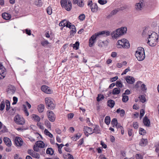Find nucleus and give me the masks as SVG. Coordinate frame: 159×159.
Here are the masks:
<instances>
[{
	"label": "nucleus",
	"instance_id": "nucleus-6",
	"mask_svg": "<svg viewBox=\"0 0 159 159\" xmlns=\"http://www.w3.org/2000/svg\"><path fill=\"white\" fill-rule=\"evenodd\" d=\"M61 6L67 11H70L72 8V4L70 1L66 0H61L60 1Z\"/></svg>",
	"mask_w": 159,
	"mask_h": 159
},
{
	"label": "nucleus",
	"instance_id": "nucleus-28",
	"mask_svg": "<svg viewBox=\"0 0 159 159\" xmlns=\"http://www.w3.org/2000/svg\"><path fill=\"white\" fill-rule=\"evenodd\" d=\"M34 4L38 7L42 6L43 4L41 0H35Z\"/></svg>",
	"mask_w": 159,
	"mask_h": 159
},
{
	"label": "nucleus",
	"instance_id": "nucleus-17",
	"mask_svg": "<svg viewBox=\"0 0 159 159\" xmlns=\"http://www.w3.org/2000/svg\"><path fill=\"white\" fill-rule=\"evenodd\" d=\"M2 16L3 19L6 20H10L11 17V16L10 14L6 12L2 13Z\"/></svg>",
	"mask_w": 159,
	"mask_h": 159
},
{
	"label": "nucleus",
	"instance_id": "nucleus-2",
	"mask_svg": "<svg viewBox=\"0 0 159 159\" xmlns=\"http://www.w3.org/2000/svg\"><path fill=\"white\" fill-rule=\"evenodd\" d=\"M110 35V32L108 31H103L95 33L89 39V46L90 47H92L95 41L96 38L100 35H104L105 36H107Z\"/></svg>",
	"mask_w": 159,
	"mask_h": 159
},
{
	"label": "nucleus",
	"instance_id": "nucleus-13",
	"mask_svg": "<svg viewBox=\"0 0 159 159\" xmlns=\"http://www.w3.org/2000/svg\"><path fill=\"white\" fill-rule=\"evenodd\" d=\"M84 133L87 137H88L89 134L93 133L92 128L88 126H84Z\"/></svg>",
	"mask_w": 159,
	"mask_h": 159
},
{
	"label": "nucleus",
	"instance_id": "nucleus-46",
	"mask_svg": "<svg viewBox=\"0 0 159 159\" xmlns=\"http://www.w3.org/2000/svg\"><path fill=\"white\" fill-rule=\"evenodd\" d=\"M33 117L35 120L38 122H39L40 120V118L38 116L34 115Z\"/></svg>",
	"mask_w": 159,
	"mask_h": 159
},
{
	"label": "nucleus",
	"instance_id": "nucleus-14",
	"mask_svg": "<svg viewBox=\"0 0 159 159\" xmlns=\"http://www.w3.org/2000/svg\"><path fill=\"white\" fill-rule=\"evenodd\" d=\"M14 143L16 146H20L22 145L23 142L21 138L17 136L15 138Z\"/></svg>",
	"mask_w": 159,
	"mask_h": 159
},
{
	"label": "nucleus",
	"instance_id": "nucleus-19",
	"mask_svg": "<svg viewBox=\"0 0 159 159\" xmlns=\"http://www.w3.org/2000/svg\"><path fill=\"white\" fill-rule=\"evenodd\" d=\"M98 7L96 3H94L93 4L90 6V8L91 11L93 12H94L98 10Z\"/></svg>",
	"mask_w": 159,
	"mask_h": 159
},
{
	"label": "nucleus",
	"instance_id": "nucleus-55",
	"mask_svg": "<svg viewBox=\"0 0 159 159\" xmlns=\"http://www.w3.org/2000/svg\"><path fill=\"white\" fill-rule=\"evenodd\" d=\"M129 67H128L122 73L121 75H123L126 74V73L129 71Z\"/></svg>",
	"mask_w": 159,
	"mask_h": 159
},
{
	"label": "nucleus",
	"instance_id": "nucleus-62",
	"mask_svg": "<svg viewBox=\"0 0 159 159\" xmlns=\"http://www.w3.org/2000/svg\"><path fill=\"white\" fill-rule=\"evenodd\" d=\"M39 148L36 145V146L34 145L33 147V149L35 151L38 152L39 150Z\"/></svg>",
	"mask_w": 159,
	"mask_h": 159
},
{
	"label": "nucleus",
	"instance_id": "nucleus-3",
	"mask_svg": "<svg viewBox=\"0 0 159 159\" xmlns=\"http://www.w3.org/2000/svg\"><path fill=\"white\" fill-rule=\"evenodd\" d=\"M127 30V28L126 27H122L113 31L111 33V35L113 38L116 39L119 36L123 35L125 33Z\"/></svg>",
	"mask_w": 159,
	"mask_h": 159
},
{
	"label": "nucleus",
	"instance_id": "nucleus-50",
	"mask_svg": "<svg viewBox=\"0 0 159 159\" xmlns=\"http://www.w3.org/2000/svg\"><path fill=\"white\" fill-rule=\"evenodd\" d=\"M13 102L12 103V104L13 105H14L15 104H16V103L18 101V98L16 97H13Z\"/></svg>",
	"mask_w": 159,
	"mask_h": 159
},
{
	"label": "nucleus",
	"instance_id": "nucleus-60",
	"mask_svg": "<svg viewBox=\"0 0 159 159\" xmlns=\"http://www.w3.org/2000/svg\"><path fill=\"white\" fill-rule=\"evenodd\" d=\"M79 143L78 146L81 145L84 143V139L83 138L81 139H80L79 141L78 142Z\"/></svg>",
	"mask_w": 159,
	"mask_h": 159
},
{
	"label": "nucleus",
	"instance_id": "nucleus-53",
	"mask_svg": "<svg viewBox=\"0 0 159 159\" xmlns=\"http://www.w3.org/2000/svg\"><path fill=\"white\" fill-rule=\"evenodd\" d=\"M142 82L141 81H138L135 85V87L136 88H138L141 85Z\"/></svg>",
	"mask_w": 159,
	"mask_h": 159
},
{
	"label": "nucleus",
	"instance_id": "nucleus-7",
	"mask_svg": "<svg viewBox=\"0 0 159 159\" xmlns=\"http://www.w3.org/2000/svg\"><path fill=\"white\" fill-rule=\"evenodd\" d=\"M45 102L47 108L48 109L53 110L56 106L55 104L53 102L52 99L50 98H46Z\"/></svg>",
	"mask_w": 159,
	"mask_h": 159
},
{
	"label": "nucleus",
	"instance_id": "nucleus-8",
	"mask_svg": "<svg viewBox=\"0 0 159 159\" xmlns=\"http://www.w3.org/2000/svg\"><path fill=\"white\" fill-rule=\"evenodd\" d=\"M146 2L143 0H140L139 2L136 3L135 5V9L137 11L142 10L145 7Z\"/></svg>",
	"mask_w": 159,
	"mask_h": 159
},
{
	"label": "nucleus",
	"instance_id": "nucleus-49",
	"mask_svg": "<svg viewBox=\"0 0 159 159\" xmlns=\"http://www.w3.org/2000/svg\"><path fill=\"white\" fill-rule=\"evenodd\" d=\"M41 43L43 46L45 47V45L49 44V43L47 40H45L44 41L41 42Z\"/></svg>",
	"mask_w": 159,
	"mask_h": 159
},
{
	"label": "nucleus",
	"instance_id": "nucleus-34",
	"mask_svg": "<svg viewBox=\"0 0 159 159\" xmlns=\"http://www.w3.org/2000/svg\"><path fill=\"white\" fill-rule=\"evenodd\" d=\"M44 133L47 135L49 137L51 138L53 137V135L51 134L49 131L47 129H45L44 130Z\"/></svg>",
	"mask_w": 159,
	"mask_h": 159
},
{
	"label": "nucleus",
	"instance_id": "nucleus-43",
	"mask_svg": "<svg viewBox=\"0 0 159 159\" xmlns=\"http://www.w3.org/2000/svg\"><path fill=\"white\" fill-rule=\"evenodd\" d=\"M5 103L3 101L0 104V110L2 111L5 107Z\"/></svg>",
	"mask_w": 159,
	"mask_h": 159
},
{
	"label": "nucleus",
	"instance_id": "nucleus-61",
	"mask_svg": "<svg viewBox=\"0 0 159 159\" xmlns=\"http://www.w3.org/2000/svg\"><path fill=\"white\" fill-rule=\"evenodd\" d=\"M136 159H142V157L140 154H137L136 155Z\"/></svg>",
	"mask_w": 159,
	"mask_h": 159
},
{
	"label": "nucleus",
	"instance_id": "nucleus-63",
	"mask_svg": "<svg viewBox=\"0 0 159 159\" xmlns=\"http://www.w3.org/2000/svg\"><path fill=\"white\" fill-rule=\"evenodd\" d=\"M67 115H68V118L69 119H71L72 118H73V117L74 114L73 113H70V114H68Z\"/></svg>",
	"mask_w": 159,
	"mask_h": 159
},
{
	"label": "nucleus",
	"instance_id": "nucleus-38",
	"mask_svg": "<svg viewBox=\"0 0 159 159\" xmlns=\"http://www.w3.org/2000/svg\"><path fill=\"white\" fill-rule=\"evenodd\" d=\"M23 106L24 107V111L25 115L26 116H28L29 115V113L27 111V110L26 106L25 105H23Z\"/></svg>",
	"mask_w": 159,
	"mask_h": 159
},
{
	"label": "nucleus",
	"instance_id": "nucleus-56",
	"mask_svg": "<svg viewBox=\"0 0 159 159\" xmlns=\"http://www.w3.org/2000/svg\"><path fill=\"white\" fill-rule=\"evenodd\" d=\"M141 87L142 88V89L143 91H144L147 90V88L146 87V86L144 84H142Z\"/></svg>",
	"mask_w": 159,
	"mask_h": 159
},
{
	"label": "nucleus",
	"instance_id": "nucleus-22",
	"mask_svg": "<svg viewBox=\"0 0 159 159\" xmlns=\"http://www.w3.org/2000/svg\"><path fill=\"white\" fill-rule=\"evenodd\" d=\"M64 21H66V26L67 27H68L70 29H73L75 28V26L73 25H71V23L66 20H64Z\"/></svg>",
	"mask_w": 159,
	"mask_h": 159
},
{
	"label": "nucleus",
	"instance_id": "nucleus-10",
	"mask_svg": "<svg viewBox=\"0 0 159 159\" xmlns=\"http://www.w3.org/2000/svg\"><path fill=\"white\" fill-rule=\"evenodd\" d=\"M48 118L51 122H53L55 120L56 116L53 111H47Z\"/></svg>",
	"mask_w": 159,
	"mask_h": 159
},
{
	"label": "nucleus",
	"instance_id": "nucleus-23",
	"mask_svg": "<svg viewBox=\"0 0 159 159\" xmlns=\"http://www.w3.org/2000/svg\"><path fill=\"white\" fill-rule=\"evenodd\" d=\"M107 103L108 106L111 108L113 107L115 104L114 101L111 99L108 100Z\"/></svg>",
	"mask_w": 159,
	"mask_h": 159
},
{
	"label": "nucleus",
	"instance_id": "nucleus-26",
	"mask_svg": "<svg viewBox=\"0 0 159 159\" xmlns=\"http://www.w3.org/2000/svg\"><path fill=\"white\" fill-rule=\"evenodd\" d=\"M38 110L39 113L42 112L44 108V105L42 104H40L38 106Z\"/></svg>",
	"mask_w": 159,
	"mask_h": 159
},
{
	"label": "nucleus",
	"instance_id": "nucleus-64",
	"mask_svg": "<svg viewBox=\"0 0 159 159\" xmlns=\"http://www.w3.org/2000/svg\"><path fill=\"white\" fill-rule=\"evenodd\" d=\"M26 33L29 35H30L31 34V31L30 30H28L26 29L25 30Z\"/></svg>",
	"mask_w": 159,
	"mask_h": 159
},
{
	"label": "nucleus",
	"instance_id": "nucleus-32",
	"mask_svg": "<svg viewBox=\"0 0 159 159\" xmlns=\"http://www.w3.org/2000/svg\"><path fill=\"white\" fill-rule=\"evenodd\" d=\"M104 98V97L103 95L101 94H98L97 98V100L98 102H99L103 99Z\"/></svg>",
	"mask_w": 159,
	"mask_h": 159
},
{
	"label": "nucleus",
	"instance_id": "nucleus-20",
	"mask_svg": "<svg viewBox=\"0 0 159 159\" xmlns=\"http://www.w3.org/2000/svg\"><path fill=\"white\" fill-rule=\"evenodd\" d=\"M143 123L145 125L149 126L150 125V122L146 116H145L143 119Z\"/></svg>",
	"mask_w": 159,
	"mask_h": 159
},
{
	"label": "nucleus",
	"instance_id": "nucleus-59",
	"mask_svg": "<svg viewBox=\"0 0 159 159\" xmlns=\"http://www.w3.org/2000/svg\"><path fill=\"white\" fill-rule=\"evenodd\" d=\"M118 11L116 9H115L114 10H113L111 11V14L112 15H114L115 14H116L117 12H118Z\"/></svg>",
	"mask_w": 159,
	"mask_h": 159
},
{
	"label": "nucleus",
	"instance_id": "nucleus-29",
	"mask_svg": "<svg viewBox=\"0 0 159 159\" xmlns=\"http://www.w3.org/2000/svg\"><path fill=\"white\" fill-rule=\"evenodd\" d=\"M111 124L113 127H114L116 126L118 124L117 119L115 118L113 119L111 121Z\"/></svg>",
	"mask_w": 159,
	"mask_h": 159
},
{
	"label": "nucleus",
	"instance_id": "nucleus-37",
	"mask_svg": "<svg viewBox=\"0 0 159 159\" xmlns=\"http://www.w3.org/2000/svg\"><path fill=\"white\" fill-rule=\"evenodd\" d=\"M31 156L36 158H39L40 157V155L39 153L34 152Z\"/></svg>",
	"mask_w": 159,
	"mask_h": 159
},
{
	"label": "nucleus",
	"instance_id": "nucleus-16",
	"mask_svg": "<svg viewBox=\"0 0 159 159\" xmlns=\"http://www.w3.org/2000/svg\"><path fill=\"white\" fill-rule=\"evenodd\" d=\"M125 80L127 82L130 84H133L135 82L134 78L130 76H127L125 78Z\"/></svg>",
	"mask_w": 159,
	"mask_h": 159
},
{
	"label": "nucleus",
	"instance_id": "nucleus-25",
	"mask_svg": "<svg viewBox=\"0 0 159 159\" xmlns=\"http://www.w3.org/2000/svg\"><path fill=\"white\" fill-rule=\"evenodd\" d=\"M99 129V126L97 125H95L93 130V133H95L96 134H100V132Z\"/></svg>",
	"mask_w": 159,
	"mask_h": 159
},
{
	"label": "nucleus",
	"instance_id": "nucleus-30",
	"mask_svg": "<svg viewBox=\"0 0 159 159\" xmlns=\"http://www.w3.org/2000/svg\"><path fill=\"white\" fill-rule=\"evenodd\" d=\"M111 121V119L110 117L109 116H106L105 119L104 120V122L107 125H109Z\"/></svg>",
	"mask_w": 159,
	"mask_h": 159
},
{
	"label": "nucleus",
	"instance_id": "nucleus-31",
	"mask_svg": "<svg viewBox=\"0 0 159 159\" xmlns=\"http://www.w3.org/2000/svg\"><path fill=\"white\" fill-rule=\"evenodd\" d=\"M79 43L78 41H76L75 43L72 45V46L73 48L75 50H77L78 49L79 46Z\"/></svg>",
	"mask_w": 159,
	"mask_h": 159
},
{
	"label": "nucleus",
	"instance_id": "nucleus-52",
	"mask_svg": "<svg viewBox=\"0 0 159 159\" xmlns=\"http://www.w3.org/2000/svg\"><path fill=\"white\" fill-rule=\"evenodd\" d=\"M145 113L144 110L143 109H142L140 110V118H141L144 115Z\"/></svg>",
	"mask_w": 159,
	"mask_h": 159
},
{
	"label": "nucleus",
	"instance_id": "nucleus-42",
	"mask_svg": "<svg viewBox=\"0 0 159 159\" xmlns=\"http://www.w3.org/2000/svg\"><path fill=\"white\" fill-rule=\"evenodd\" d=\"M45 125L47 126V127L48 129H51V123L48 120H46L45 121Z\"/></svg>",
	"mask_w": 159,
	"mask_h": 159
},
{
	"label": "nucleus",
	"instance_id": "nucleus-33",
	"mask_svg": "<svg viewBox=\"0 0 159 159\" xmlns=\"http://www.w3.org/2000/svg\"><path fill=\"white\" fill-rule=\"evenodd\" d=\"M124 94H122V101L124 102H126L129 100V97L128 96L123 95Z\"/></svg>",
	"mask_w": 159,
	"mask_h": 159
},
{
	"label": "nucleus",
	"instance_id": "nucleus-24",
	"mask_svg": "<svg viewBox=\"0 0 159 159\" xmlns=\"http://www.w3.org/2000/svg\"><path fill=\"white\" fill-rule=\"evenodd\" d=\"M46 152L47 154H49L52 156L53 154L54 151L51 148H48L46 150Z\"/></svg>",
	"mask_w": 159,
	"mask_h": 159
},
{
	"label": "nucleus",
	"instance_id": "nucleus-39",
	"mask_svg": "<svg viewBox=\"0 0 159 159\" xmlns=\"http://www.w3.org/2000/svg\"><path fill=\"white\" fill-rule=\"evenodd\" d=\"M6 110L7 111L10 108V102L8 100H7L6 101Z\"/></svg>",
	"mask_w": 159,
	"mask_h": 159
},
{
	"label": "nucleus",
	"instance_id": "nucleus-58",
	"mask_svg": "<svg viewBox=\"0 0 159 159\" xmlns=\"http://www.w3.org/2000/svg\"><path fill=\"white\" fill-rule=\"evenodd\" d=\"M120 115L121 116L123 117L124 116V115L125 114V111L124 110L121 109L120 110Z\"/></svg>",
	"mask_w": 159,
	"mask_h": 159
},
{
	"label": "nucleus",
	"instance_id": "nucleus-4",
	"mask_svg": "<svg viewBox=\"0 0 159 159\" xmlns=\"http://www.w3.org/2000/svg\"><path fill=\"white\" fill-rule=\"evenodd\" d=\"M135 55L138 61L143 60L145 57L144 48L141 47H138L136 51Z\"/></svg>",
	"mask_w": 159,
	"mask_h": 159
},
{
	"label": "nucleus",
	"instance_id": "nucleus-57",
	"mask_svg": "<svg viewBox=\"0 0 159 159\" xmlns=\"http://www.w3.org/2000/svg\"><path fill=\"white\" fill-rule=\"evenodd\" d=\"M118 79V77L117 76H115L113 78H110V80L111 82L117 80Z\"/></svg>",
	"mask_w": 159,
	"mask_h": 159
},
{
	"label": "nucleus",
	"instance_id": "nucleus-5",
	"mask_svg": "<svg viewBox=\"0 0 159 159\" xmlns=\"http://www.w3.org/2000/svg\"><path fill=\"white\" fill-rule=\"evenodd\" d=\"M117 47L118 48H129V43L128 40L125 39L119 40L117 42Z\"/></svg>",
	"mask_w": 159,
	"mask_h": 159
},
{
	"label": "nucleus",
	"instance_id": "nucleus-18",
	"mask_svg": "<svg viewBox=\"0 0 159 159\" xmlns=\"http://www.w3.org/2000/svg\"><path fill=\"white\" fill-rule=\"evenodd\" d=\"M35 144L38 147L43 148L45 146V144L42 141H37L35 143Z\"/></svg>",
	"mask_w": 159,
	"mask_h": 159
},
{
	"label": "nucleus",
	"instance_id": "nucleus-36",
	"mask_svg": "<svg viewBox=\"0 0 159 159\" xmlns=\"http://www.w3.org/2000/svg\"><path fill=\"white\" fill-rule=\"evenodd\" d=\"M139 133L140 135H144L146 133V131L144 129L140 128H139Z\"/></svg>",
	"mask_w": 159,
	"mask_h": 159
},
{
	"label": "nucleus",
	"instance_id": "nucleus-47",
	"mask_svg": "<svg viewBox=\"0 0 159 159\" xmlns=\"http://www.w3.org/2000/svg\"><path fill=\"white\" fill-rule=\"evenodd\" d=\"M76 28L75 27V29H72L70 31V35L72 36H73L74 34L76 33Z\"/></svg>",
	"mask_w": 159,
	"mask_h": 159
},
{
	"label": "nucleus",
	"instance_id": "nucleus-15",
	"mask_svg": "<svg viewBox=\"0 0 159 159\" xmlns=\"http://www.w3.org/2000/svg\"><path fill=\"white\" fill-rule=\"evenodd\" d=\"M3 141L6 145L8 147H11V140L9 138L5 137L3 138Z\"/></svg>",
	"mask_w": 159,
	"mask_h": 159
},
{
	"label": "nucleus",
	"instance_id": "nucleus-9",
	"mask_svg": "<svg viewBox=\"0 0 159 159\" xmlns=\"http://www.w3.org/2000/svg\"><path fill=\"white\" fill-rule=\"evenodd\" d=\"M15 122L18 125H23L25 123V120L19 115H17L15 116L14 118Z\"/></svg>",
	"mask_w": 159,
	"mask_h": 159
},
{
	"label": "nucleus",
	"instance_id": "nucleus-41",
	"mask_svg": "<svg viewBox=\"0 0 159 159\" xmlns=\"http://www.w3.org/2000/svg\"><path fill=\"white\" fill-rule=\"evenodd\" d=\"M140 101L142 103H144L146 101L145 98L144 96L141 95L139 97Z\"/></svg>",
	"mask_w": 159,
	"mask_h": 159
},
{
	"label": "nucleus",
	"instance_id": "nucleus-35",
	"mask_svg": "<svg viewBox=\"0 0 159 159\" xmlns=\"http://www.w3.org/2000/svg\"><path fill=\"white\" fill-rule=\"evenodd\" d=\"M56 144H57L58 146V152L59 153L61 154L62 152L61 150V148L64 146V145L63 144H59L57 143H56Z\"/></svg>",
	"mask_w": 159,
	"mask_h": 159
},
{
	"label": "nucleus",
	"instance_id": "nucleus-45",
	"mask_svg": "<svg viewBox=\"0 0 159 159\" xmlns=\"http://www.w3.org/2000/svg\"><path fill=\"white\" fill-rule=\"evenodd\" d=\"M98 2L101 5H103L107 3V1L106 0H98Z\"/></svg>",
	"mask_w": 159,
	"mask_h": 159
},
{
	"label": "nucleus",
	"instance_id": "nucleus-40",
	"mask_svg": "<svg viewBox=\"0 0 159 159\" xmlns=\"http://www.w3.org/2000/svg\"><path fill=\"white\" fill-rule=\"evenodd\" d=\"M116 87L119 88H122L123 86L122 84L121 81L119 80L117 81L116 82Z\"/></svg>",
	"mask_w": 159,
	"mask_h": 159
},
{
	"label": "nucleus",
	"instance_id": "nucleus-11",
	"mask_svg": "<svg viewBox=\"0 0 159 159\" xmlns=\"http://www.w3.org/2000/svg\"><path fill=\"white\" fill-rule=\"evenodd\" d=\"M6 69L1 63H0V79H3L6 76Z\"/></svg>",
	"mask_w": 159,
	"mask_h": 159
},
{
	"label": "nucleus",
	"instance_id": "nucleus-44",
	"mask_svg": "<svg viewBox=\"0 0 159 159\" xmlns=\"http://www.w3.org/2000/svg\"><path fill=\"white\" fill-rule=\"evenodd\" d=\"M47 12L49 15H51L52 13V8L51 7H48L47 9Z\"/></svg>",
	"mask_w": 159,
	"mask_h": 159
},
{
	"label": "nucleus",
	"instance_id": "nucleus-54",
	"mask_svg": "<svg viewBox=\"0 0 159 159\" xmlns=\"http://www.w3.org/2000/svg\"><path fill=\"white\" fill-rule=\"evenodd\" d=\"M133 126L135 129H137L139 127L137 122H134L133 123Z\"/></svg>",
	"mask_w": 159,
	"mask_h": 159
},
{
	"label": "nucleus",
	"instance_id": "nucleus-21",
	"mask_svg": "<svg viewBox=\"0 0 159 159\" xmlns=\"http://www.w3.org/2000/svg\"><path fill=\"white\" fill-rule=\"evenodd\" d=\"M147 139H144L143 138L141 139L139 142V144L141 146H145L147 144Z\"/></svg>",
	"mask_w": 159,
	"mask_h": 159
},
{
	"label": "nucleus",
	"instance_id": "nucleus-51",
	"mask_svg": "<svg viewBox=\"0 0 159 159\" xmlns=\"http://www.w3.org/2000/svg\"><path fill=\"white\" fill-rule=\"evenodd\" d=\"M37 126L39 128V129H44V127L43 125H42L41 123L38 122L37 124Z\"/></svg>",
	"mask_w": 159,
	"mask_h": 159
},
{
	"label": "nucleus",
	"instance_id": "nucleus-27",
	"mask_svg": "<svg viewBox=\"0 0 159 159\" xmlns=\"http://www.w3.org/2000/svg\"><path fill=\"white\" fill-rule=\"evenodd\" d=\"M120 92V89L117 88H116L113 89L112 93L113 95H117L119 94Z\"/></svg>",
	"mask_w": 159,
	"mask_h": 159
},
{
	"label": "nucleus",
	"instance_id": "nucleus-1",
	"mask_svg": "<svg viewBox=\"0 0 159 159\" xmlns=\"http://www.w3.org/2000/svg\"><path fill=\"white\" fill-rule=\"evenodd\" d=\"M151 34H148V43L150 46H154L157 43L159 38L157 34L154 32L150 31Z\"/></svg>",
	"mask_w": 159,
	"mask_h": 159
},
{
	"label": "nucleus",
	"instance_id": "nucleus-12",
	"mask_svg": "<svg viewBox=\"0 0 159 159\" xmlns=\"http://www.w3.org/2000/svg\"><path fill=\"white\" fill-rule=\"evenodd\" d=\"M41 89L42 91L46 93L51 94L52 92L49 87L45 85H42Z\"/></svg>",
	"mask_w": 159,
	"mask_h": 159
},
{
	"label": "nucleus",
	"instance_id": "nucleus-48",
	"mask_svg": "<svg viewBox=\"0 0 159 159\" xmlns=\"http://www.w3.org/2000/svg\"><path fill=\"white\" fill-rule=\"evenodd\" d=\"M85 18V16L84 14H82L80 15L79 16V19L80 20H83Z\"/></svg>",
	"mask_w": 159,
	"mask_h": 159
}]
</instances>
